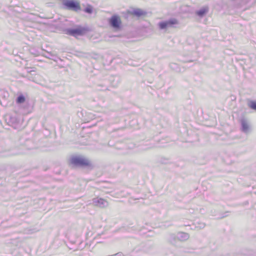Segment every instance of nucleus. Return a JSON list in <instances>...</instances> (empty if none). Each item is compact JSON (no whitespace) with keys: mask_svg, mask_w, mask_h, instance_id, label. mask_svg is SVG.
<instances>
[{"mask_svg":"<svg viewBox=\"0 0 256 256\" xmlns=\"http://www.w3.org/2000/svg\"><path fill=\"white\" fill-rule=\"evenodd\" d=\"M69 164L72 167H90L92 166L90 160L82 156H72L70 160Z\"/></svg>","mask_w":256,"mask_h":256,"instance_id":"obj_1","label":"nucleus"},{"mask_svg":"<svg viewBox=\"0 0 256 256\" xmlns=\"http://www.w3.org/2000/svg\"><path fill=\"white\" fill-rule=\"evenodd\" d=\"M64 4L68 10L77 12L81 9L80 4L78 1L67 0L64 2Z\"/></svg>","mask_w":256,"mask_h":256,"instance_id":"obj_2","label":"nucleus"},{"mask_svg":"<svg viewBox=\"0 0 256 256\" xmlns=\"http://www.w3.org/2000/svg\"><path fill=\"white\" fill-rule=\"evenodd\" d=\"M109 22L110 26L116 30H120L121 28L122 22L120 16L116 14L113 15L110 19Z\"/></svg>","mask_w":256,"mask_h":256,"instance_id":"obj_3","label":"nucleus"},{"mask_svg":"<svg viewBox=\"0 0 256 256\" xmlns=\"http://www.w3.org/2000/svg\"><path fill=\"white\" fill-rule=\"evenodd\" d=\"M88 30L84 27L79 26L76 28L70 29L68 30V34L70 35L76 37L84 34Z\"/></svg>","mask_w":256,"mask_h":256,"instance_id":"obj_4","label":"nucleus"},{"mask_svg":"<svg viewBox=\"0 0 256 256\" xmlns=\"http://www.w3.org/2000/svg\"><path fill=\"white\" fill-rule=\"evenodd\" d=\"M94 202L96 206L100 208L105 207L108 204V202L104 199L102 198L94 200Z\"/></svg>","mask_w":256,"mask_h":256,"instance_id":"obj_5","label":"nucleus"},{"mask_svg":"<svg viewBox=\"0 0 256 256\" xmlns=\"http://www.w3.org/2000/svg\"><path fill=\"white\" fill-rule=\"evenodd\" d=\"M129 14L132 16H136L138 17L144 16L146 14V12L140 8L134 9L132 11L129 12Z\"/></svg>","mask_w":256,"mask_h":256,"instance_id":"obj_6","label":"nucleus"},{"mask_svg":"<svg viewBox=\"0 0 256 256\" xmlns=\"http://www.w3.org/2000/svg\"><path fill=\"white\" fill-rule=\"evenodd\" d=\"M208 8L207 6H206L201 8L200 10L197 11L196 12V14L198 16L202 17L208 12Z\"/></svg>","mask_w":256,"mask_h":256,"instance_id":"obj_7","label":"nucleus"},{"mask_svg":"<svg viewBox=\"0 0 256 256\" xmlns=\"http://www.w3.org/2000/svg\"><path fill=\"white\" fill-rule=\"evenodd\" d=\"M242 130L246 132L250 131V128L248 123L246 122L242 121Z\"/></svg>","mask_w":256,"mask_h":256,"instance_id":"obj_8","label":"nucleus"},{"mask_svg":"<svg viewBox=\"0 0 256 256\" xmlns=\"http://www.w3.org/2000/svg\"><path fill=\"white\" fill-rule=\"evenodd\" d=\"M248 106L250 108L256 110V100H250L248 102Z\"/></svg>","mask_w":256,"mask_h":256,"instance_id":"obj_9","label":"nucleus"},{"mask_svg":"<svg viewBox=\"0 0 256 256\" xmlns=\"http://www.w3.org/2000/svg\"><path fill=\"white\" fill-rule=\"evenodd\" d=\"M26 100V98L23 95L19 96L16 99V102L18 104L24 103Z\"/></svg>","mask_w":256,"mask_h":256,"instance_id":"obj_10","label":"nucleus"},{"mask_svg":"<svg viewBox=\"0 0 256 256\" xmlns=\"http://www.w3.org/2000/svg\"><path fill=\"white\" fill-rule=\"evenodd\" d=\"M158 25L160 29H164L169 26L168 21L160 22Z\"/></svg>","mask_w":256,"mask_h":256,"instance_id":"obj_11","label":"nucleus"},{"mask_svg":"<svg viewBox=\"0 0 256 256\" xmlns=\"http://www.w3.org/2000/svg\"><path fill=\"white\" fill-rule=\"evenodd\" d=\"M168 26H170L172 25L177 24L178 23V22L177 20H176L175 18H173V19L170 20L168 21Z\"/></svg>","mask_w":256,"mask_h":256,"instance_id":"obj_12","label":"nucleus"},{"mask_svg":"<svg viewBox=\"0 0 256 256\" xmlns=\"http://www.w3.org/2000/svg\"><path fill=\"white\" fill-rule=\"evenodd\" d=\"M84 12L88 13L91 14L92 12V7L90 5H88L86 8L84 10Z\"/></svg>","mask_w":256,"mask_h":256,"instance_id":"obj_13","label":"nucleus"}]
</instances>
